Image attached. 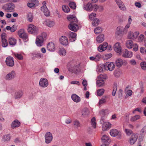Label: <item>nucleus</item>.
<instances>
[{
  "mask_svg": "<svg viewBox=\"0 0 146 146\" xmlns=\"http://www.w3.org/2000/svg\"><path fill=\"white\" fill-rule=\"evenodd\" d=\"M140 65L142 69L144 70H146V62H141L140 64Z\"/></svg>",
  "mask_w": 146,
  "mask_h": 146,
  "instance_id": "nucleus-54",
  "label": "nucleus"
},
{
  "mask_svg": "<svg viewBox=\"0 0 146 146\" xmlns=\"http://www.w3.org/2000/svg\"><path fill=\"white\" fill-rule=\"evenodd\" d=\"M110 134L113 137L117 136L118 138L119 139H121V132L116 129H113L111 130L110 131Z\"/></svg>",
  "mask_w": 146,
  "mask_h": 146,
  "instance_id": "nucleus-7",
  "label": "nucleus"
},
{
  "mask_svg": "<svg viewBox=\"0 0 146 146\" xmlns=\"http://www.w3.org/2000/svg\"><path fill=\"white\" fill-rule=\"evenodd\" d=\"M101 140L104 144H108V145L110 141L109 137L106 135H104L102 136Z\"/></svg>",
  "mask_w": 146,
  "mask_h": 146,
  "instance_id": "nucleus-26",
  "label": "nucleus"
},
{
  "mask_svg": "<svg viewBox=\"0 0 146 146\" xmlns=\"http://www.w3.org/2000/svg\"><path fill=\"white\" fill-rule=\"evenodd\" d=\"M16 75V73L14 70L9 72L5 77V79L7 80H11L14 79Z\"/></svg>",
  "mask_w": 146,
  "mask_h": 146,
  "instance_id": "nucleus-10",
  "label": "nucleus"
},
{
  "mask_svg": "<svg viewBox=\"0 0 146 146\" xmlns=\"http://www.w3.org/2000/svg\"><path fill=\"white\" fill-rule=\"evenodd\" d=\"M129 62L130 64L132 65H135L136 64V62H135V60L133 59L130 60Z\"/></svg>",
  "mask_w": 146,
  "mask_h": 146,
  "instance_id": "nucleus-64",
  "label": "nucleus"
},
{
  "mask_svg": "<svg viewBox=\"0 0 146 146\" xmlns=\"http://www.w3.org/2000/svg\"><path fill=\"white\" fill-rule=\"evenodd\" d=\"M11 28L10 31L12 33L15 31L17 29V26L15 25H13Z\"/></svg>",
  "mask_w": 146,
  "mask_h": 146,
  "instance_id": "nucleus-62",
  "label": "nucleus"
},
{
  "mask_svg": "<svg viewBox=\"0 0 146 146\" xmlns=\"http://www.w3.org/2000/svg\"><path fill=\"white\" fill-rule=\"evenodd\" d=\"M106 70L111 71L113 70L115 68V65L114 63L113 62H110V63L106 62L105 64Z\"/></svg>",
  "mask_w": 146,
  "mask_h": 146,
  "instance_id": "nucleus-16",
  "label": "nucleus"
},
{
  "mask_svg": "<svg viewBox=\"0 0 146 146\" xmlns=\"http://www.w3.org/2000/svg\"><path fill=\"white\" fill-rule=\"evenodd\" d=\"M7 65L9 67H13L14 64L13 58L11 56L7 57L5 60Z\"/></svg>",
  "mask_w": 146,
  "mask_h": 146,
  "instance_id": "nucleus-13",
  "label": "nucleus"
},
{
  "mask_svg": "<svg viewBox=\"0 0 146 146\" xmlns=\"http://www.w3.org/2000/svg\"><path fill=\"white\" fill-rule=\"evenodd\" d=\"M13 54L16 58L19 60H21L23 59V56L21 54L16 53H13Z\"/></svg>",
  "mask_w": 146,
  "mask_h": 146,
  "instance_id": "nucleus-47",
  "label": "nucleus"
},
{
  "mask_svg": "<svg viewBox=\"0 0 146 146\" xmlns=\"http://www.w3.org/2000/svg\"><path fill=\"white\" fill-rule=\"evenodd\" d=\"M100 21L98 19H94L92 22V25L94 26H96L99 24Z\"/></svg>",
  "mask_w": 146,
  "mask_h": 146,
  "instance_id": "nucleus-42",
  "label": "nucleus"
},
{
  "mask_svg": "<svg viewBox=\"0 0 146 146\" xmlns=\"http://www.w3.org/2000/svg\"><path fill=\"white\" fill-rule=\"evenodd\" d=\"M108 46L107 42L104 43L102 45H100L98 48V50L100 52H102L106 49Z\"/></svg>",
  "mask_w": 146,
  "mask_h": 146,
  "instance_id": "nucleus-25",
  "label": "nucleus"
},
{
  "mask_svg": "<svg viewBox=\"0 0 146 146\" xmlns=\"http://www.w3.org/2000/svg\"><path fill=\"white\" fill-rule=\"evenodd\" d=\"M117 89V85H115L113 88V90L112 92V95L113 96H114L115 95L116 91Z\"/></svg>",
  "mask_w": 146,
  "mask_h": 146,
  "instance_id": "nucleus-59",
  "label": "nucleus"
},
{
  "mask_svg": "<svg viewBox=\"0 0 146 146\" xmlns=\"http://www.w3.org/2000/svg\"><path fill=\"white\" fill-rule=\"evenodd\" d=\"M133 92L131 90H128L127 91V94L126 95L125 98H127L128 96H131L132 95Z\"/></svg>",
  "mask_w": 146,
  "mask_h": 146,
  "instance_id": "nucleus-56",
  "label": "nucleus"
},
{
  "mask_svg": "<svg viewBox=\"0 0 146 146\" xmlns=\"http://www.w3.org/2000/svg\"><path fill=\"white\" fill-rule=\"evenodd\" d=\"M9 44L11 45H14L16 43V39L13 38H9Z\"/></svg>",
  "mask_w": 146,
  "mask_h": 146,
  "instance_id": "nucleus-35",
  "label": "nucleus"
},
{
  "mask_svg": "<svg viewBox=\"0 0 146 146\" xmlns=\"http://www.w3.org/2000/svg\"><path fill=\"white\" fill-rule=\"evenodd\" d=\"M43 6L41 8V10L46 16H48L50 15V12L46 5V2L44 1L42 2Z\"/></svg>",
  "mask_w": 146,
  "mask_h": 146,
  "instance_id": "nucleus-8",
  "label": "nucleus"
},
{
  "mask_svg": "<svg viewBox=\"0 0 146 146\" xmlns=\"http://www.w3.org/2000/svg\"><path fill=\"white\" fill-rule=\"evenodd\" d=\"M91 123L93 127L95 128L96 127V118L93 117L91 120Z\"/></svg>",
  "mask_w": 146,
  "mask_h": 146,
  "instance_id": "nucleus-52",
  "label": "nucleus"
},
{
  "mask_svg": "<svg viewBox=\"0 0 146 146\" xmlns=\"http://www.w3.org/2000/svg\"><path fill=\"white\" fill-rule=\"evenodd\" d=\"M20 122L17 120H15L11 124V126L13 128L19 127Z\"/></svg>",
  "mask_w": 146,
  "mask_h": 146,
  "instance_id": "nucleus-32",
  "label": "nucleus"
},
{
  "mask_svg": "<svg viewBox=\"0 0 146 146\" xmlns=\"http://www.w3.org/2000/svg\"><path fill=\"white\" fill-rule=\"evenodd\" d=\"M126 45L128 48H133V50L136 51L138 50V46L137 44H134L133 41L131 40H128L126 41Z\"/></svg>",
  "mask_w": 146,
  "mask_h": 146,
  "instance_id": "nucleus-3",
  "label": "nucleus"
},
{
  "mask_svg": "<svg viewBox=\"0 0 146 146\" xmlns=\"http://www.w3.org/2000/svg\"><path fill=\"white\" fill-rule=\"evenodd\" d=\"M125 132L127 135L129 136L133 133V131L132 130L129 129H125Z\"/></svg>",
  "mask_w": 146,
  "mask_h": 146,
  "instance_id": "nucleus-51",
  "label": "nucleus"
},
{
  "mask_svg": "<svg viewBox=\"0 0 146 146\" xmlns=\"http://www.w3.org/2000/svg\"><path fill=\"white\" fill-rule=\"evenodd\" d=\"M138 137V134L137 133H133L129 139V143L132 145L136 142Z\"/></svg>",
  "mask_w": 146,
  "mask_h": 146,
  "instance_id": "nucleus-17",
  "label": "nucleus"
},
{
  "mask_svg": "<svg viewBox=\"0 0 146 146\" xmlns=\"http://www.w3.org/2000/svg\"><path fill=\"white\" fill-rule=\"evenodd\" d=\"M69 6L70 8L73 9H75L76 7V3L72 1L69 2Z\"/></svg>",
  "mask_w": 146,
  "mask_h": 146,
  "instance_id": "nucleus-50",
  "label": "nucleus"
},
{
  "mask_svg": "<svg viewBox=\"0 0 146 146\" xmlns=\"http://www.w3.org/2000/svg\"><path fill=\"white\" fill-rule=\"evenodd\" d=\"M71 98L74 102L76 103L79 102L81 101L80 98L76 94L72 95Z\"/></svg>",
  "mask_w": 146,
  "mask_h": 146,
  "instance_id": "nucleus-27",
  "label": "nucleus"
},
{
  "mask_svg": "<svg viewBox=\"0 0 146 146\" xmlns=\"http://www.w3.org/2000/svg\"><path fill=\"white\" fill-rule=\"evenodd\" d=\"M5 33L1 35V38L2 46L3 47H7L8 45V42L7 39L5 38Z\"/></svg>",
  "mask_w": 146,
  "mask_h": 146,
  "instance_id": "nucleus-21",
  "label": "nucleus"
},
{
  "mask_svg": "<svg viewBox=\"0 0 146 146\" xmlns=\"http://www.w3.org/2000/svg\"><path fill=\"white\" fill-rule=\"evenodd\" d=\"M144 37V36L143 35H141L138 38L139 40V41H141L143 40Z\"/></svg>",
  "mask_w": 146,
  "mask_h": 146,
  "instance_id": "nucleus-63",
  "label": "nucleus"
},
{
  "mask_svg": "<svg viewBox=\"0 0 146 146\" xmlns=\"http://www.w3.org/2000/svg\"><path fill=\"white\" fill-rule=\"evenodd\" d=\"M45 143L48 144L50 143L53 137L52 134L50 132L46 133L45 135Z\"/></svg>",
  "mask_w": 146,
  "mask_h": 146,
  "instance_id": "nucleus-14",
  "label": "nucleus"
},
{
  "mask_svg": "<svg viewBox=\"0 0 146 146\" xmlns=\"http://www.w3.org/2000/svg\"><path fill=\"white\" fill-rule=\"evenodd\" d=\"M89 113L88 110L87 108L84 109L82 111V115L83 117H85L88 115Z\"/></svg>",
  "mask_w": 146,
  "mask_h": 146,
  "instance_id": "nucleus-37",
  "label": "nucleus"
},
{
  "mask_svg": "<svg viewBox=\"0 0 146 146\" xmlns=\"http://www.w3.org/2000/svg\"><path fill=\"white\" fill-rule=\"evenodd\" d=\"M116 66L118 67H120L123 64V61L122 59L120 58L117 59L116 60Z\"/></svg>",
  "mask_w": 146,
  "mask_h": 146,
  "instance_id": "nucleus-34",
  "label": "nucleus"
},
{
  "mask_svg": "<svg viewBox=\"0 0 146 146\" xmlns=\"http://www.w3.org/2000/svg\"><path fill=\"white\" fill-rule=\"evenodd\" d=\"M23 95V93L21 91H19L15 93V99H20Z\"/></svg>",
  "mask_w": 146,
  "mask_h": 146,
  "instance_id": "nucleus-30",
  "label": "nucleus"
},
{
  "mask_svg": "<svg viewBox=\"0 0 146 146\" xmlns=\"http://www.w3.org/2000/svg\"><path fill=\"white\" fill-rule=\"evenodd\" d=\"M99 8V5L97 4H95L94 5H93V10L94 9V11L96 12L98 10Z\"/></svg>",
  "mask_w": 146,
  "mask_h": 146,
  "instance_id": "nucleus-61",
  "label": "nucleus"
},
{
  "mask_svg": "<svg viewBox=\"0 0 146 146\" xmlns=\"http://www.w3.org/2000/svg\"><path fill=\"white\" fill-rule=\"evenodd\" d=\"M104 70H106L104 64L99 65L96 69V71L100 72H102Z\"/></svg>",
  "mask_w": 146,
  "mask_h": 146,
  "instance_id": "nucleus-29",
  "label": "nucleus"
},
{
  "mask_svg": "<svg viewBox=\"0 0 146 146\" xmlns=\"http://www.w3.org/2000/svg\"><path fill=\"white\" fill-rule=\"evenodd\" d=\"M108 112V110L107 109H103L101 110L100 112V114L101 116H104L106 113Z\"/></svg>",
  "mask_w": 146,
  "mask_h": 146,
  "instance_id": "nucleus-46",
  "label": "nucleus"
},
{
  "mask_svg": "<svg viewBox=\"0 0 146 146\" xmlns=\"http://www.w3.org/2000/svg\"><path fill=\"white\" fill-rule=\"evenodd\" d=\"M59 53L62 55H65L66 54V52L64 48H59Z\"/></svg>",
  "mask_w": 146,
  "mask_h": 146,
  "instance_id": "nucleus-36",
  "label": "nucleus"
},
{
  "mask_svg": "<svg viewBox=\"0 0 146 146\" xmlns=\"http://www.w3.org/2000/svg\"><path fill=\"white\" fill-rule=\"evenodd\" d=\"M62 10L65 12L68 13L70 11V9L67 6L63 5L62 7Z\"/></svg>",
  "mask_w": 146,
  "mask_h": 146,
  "instance_id": "nucleus-44",
  "label": "nucleus"
},
{
  "mask_svg": "<svg viewBox=\"0 0 146 146\" xmlns=\"http://www.w3.org/2000/svg\"><path fill=\"white\" fill-rule=\"evenodd\" d=\"M69 37L72 38H76L77 35L75 33H73L72 32H69Z\"/></svg>",
  "mask_w": 146,
  "mask_h": 146,
  "instance_id": "nucleus-55",
  "label": "nucleus"
},
{
  "mask_svg": "<svg viewBox=\"0 0 146 146\" xmlns=\"http://www.w3.org/2000/svg\"><path fill=\"white\" fill-rule=\"evenodd\" d=\"M115 51L117 53H119L122 51L121 44L119 42H117L113 46Z\"/></svg>",
  "mask_w": 146,
  "mask_h": 146,
  "instance_id": "nucleus-19",
  "label": "nucleus"
},
{
  "mask_svg": "<svg viewBox=\"0 0 146 146\" xmlns=\"http://www.w3.org/2000/svg\"><path fill=\"white\" fill-rule=\"evenodd\" d=\"M39 84L42 87H46L48 84V81L46 79L42 78L40 80Z\"/></svg>",
  "mask_w": 146,
  "mask_h": 146,
  "instance_id": "nucleus-15",
  "label": "nucleus"
},
{
  "mask_svg": "<svg viewBox=\"0 0 146 146\" xmlns=\"http://www.w3.org/2000/svg\"><path fill=\"white\" fill-rule=\"evenodd\" d=\"M115 34L117 36H122L125 34L123 31V27L122 26L117 27L116 29Z\"/></svg>",
  "mask_w": 146,
  "mask_h": 146,
  "instance_id": "nucleus-9",
  "label": "nucleus"
},
{
  "mask_svg": "<svg viewBox=\"0 0 146 146\" xmlns=\"http://www.w3.org/2000/svg\"><path fill=\"white\" fill-rule=\"evenodd\" d=\"M116 3L118 6L119 9L124 11H125L126 10V8L123 4V3L121 1V0H115Z\"/></svg>",
  "mask_w": 146,
  "mask_h": 146,
  "instance_id": "nucleus-22",
  "label": "nucleus"
},
{
  "mask_svg": "<svg viewBox=\"0 0 146 146\" xmlns=\"http://www.w3.org/2000/svg\"><path fill=\"white\" fill-rule=\"evenodd\" d=\"M74 125L75 127L76 128L81 127L82 126L81 124L77 120H75L74 121Z\"/></svg>",
  "mask_w": 146,
  "mask_h": 146,
  "instance_id": "nucleus-49",
  "label": "nucleus"
},
{
  "mask_svg": "<svg viewBox=\"0 0 146 146\" xmlns=\"http://www.w3.org/2000/svg\"><path fill=\"white\" fill-rule=\"evenodd\" d=\"M67 18L70 22L68 26L69 29L73 31H76L79 29V26L76 17L74 15H70L68 16Z\"/></svg>",
  "mask_w": 146,
  "mask_h": 146,
  "instance_id": "nucleus-1",
  "label": "nucleus"
},
{
  "mask_svg": "<svg viewBox=\"0 0 146 146\" xmlns=\"http://www.w3.org/2000/svg\"><path fill=\"white\" fill-rule=\"evenodd\" d=\"M10 136L9 134L4 135L3 137L2 141L5 142L8 141L10 139Z\"/></svg>",
  "mask_w": 146,
  "mask_h": 146,
  "instance_id": "nucleus-40",
  "label": "nucleus"
},
{
  "mask_svg": "<svg viewBox=\"0 0 146 146\" xmlns=\"http://www.w3.org/2000/svg\"><path fill=\"white\" fill-rule=\"evenodd\" d=\"M47 49L49 51H53L55 50L54 44L52 42H49L47 46Z\"/></svg>",
  "mask_w": 146,
  "mask_h": 146,
  "instance_id": "nucleus-24",
  "label": "nucleus"
},
{
  "mask_svg": "<svg viewBox=\"0 0 146 146\" xmlns=\"http://www.w3.org/2000/svg\"><path fill=\"white\" fill-rule=\"evenodd\" d=\"M104 40V34H101L98 36L96 38V41L99 43L103 42Z\"/></svg>",
  "mask_w": 146,
  "mask_h": 146,
  "instance_id": "nucleus-31",
  "label": "nucleus"
},
{
  "mask_svg": "<svg viewBox=\"0 0 146 146\" xmlns=\"http://www.w3.org/2000/svg\"><path fill=\"white\" fill-rule=\"evenodd\" d=\"M96 14L94 13H91L89 16V18L91 20H93L94 17H95Z\"/></svg>",
  "mask_w": 146,
  "mask_h": 146,
  "instance_id": "nucleus-57",
  "label": "nucleus"
},
{
  "mask_svg": "<svg viewBox=\"0 0 146 146\" xmlns=\"http://www.w3.org/2000/svg\"><path fill=\"white\" fill-rule=\"evenodd\" d=\"M28 32L30 34H36L38 31V28L34 25L30 24L28 25L27 29Z\"/></svg>",
  "mask_w": 146,
  "mask_h": 146,
  "instance_id": "nucleus-5",
  "label": "nucleus"
},
{
  "mask_svg": "<svg viewBox=\"0 0 146 146\" xmlns=\"http://www.w3.org/2000/svg\"><path fill=\"white\" fill-rule=\"evenodd\" d=\"M46 22V25L49 27H53L54 24V22L52 21L47 20Z\"/></svg>",
  "mask_w": 146,
  "mask_h": 146,
  "instance_id": "nucleus-48",
  "label": "nucleus"
},
{
  "mask_svg": "<svg viewBox=\"0 0 146 146\" xmlns=\"http://www.w3.org/2000/svg\"><path fill=\"white\" fill-rule=\"evenodd\" d=\"M103 75L102 74L100 75L98 77V80L96 82V84L97 86L101 87L104 86L105 82L103 79Z\"/></svg>",
  "mask_w": 146,
  "mask_h": 146,
  "instance_id": "nucleus-11",
  "label": "nucleus"
},
{
  "mask_svg": "<svg viewBox=\"0 0 146 146\" xmlns=\"http://www.w3.org/2000/svg\"><path fill=\"white\" fill-rule=\"evenodd\" d=\"M18 35L20 38L23 39L25 42H26L28 40V35L25 33L24 29L19 30L18 31Z\"/></svg>",
  "mask_w": 146,
  "mask_h": 146,
  "instance_id": "nucleus-4",
  "label": "nucleus"
},
{
  "mask_svg": "<svg viewBox=\"0 0 146 146\" xmlns=\"http://www.w3.org/2000/svg\"><path fill=\"white\" fill-rule=\"evenodd\" d=\"M38 4V3L37 1L35 4H34L33 3L32 1L31 3H29L27 4V6L29 7L30 8H32L33 7H36L37 6V5Z\"/></svg>",
  "mask_w": 146,
  "mask_h": 146,
  "instance_id": "nucleus-43",
  "label": "nucleus"
},
{
  "mask_svg": "<svg viewBox=\"0 0 146 146\" xmlns=\"http://www.w3.org/2000/svg\"><path fill=\"white\" fill-rule=\"evenodd\" d=\"M93 5L89 2L87 4H84L83 6V9L88 12L91 11L93 10Z\"/></svg>",
  "mask_w": 146,
  "mask_h": 146,
  "instance_id": "nucleus-12",
  "label": "nucleus"
},
{
  "mask_svg": "<svg viewBox=\"0 0 146 146\" xmlns=\"http://www.w3.org/2000/svg\"><path fill=\"white\" fill-rule=\"evenodd\" d=\"M7 5V10L10 11L13 10L15 7L14 4L13 3L8 4Z\"/></svg>",
  "mask_w": 146,
  "mask_h": 146,
  "instance_id": "nucleus-33",
  "label": "nucleus"
},
{
  "mask_svg": "<svg viewBox=\"0 0 146 146\" xmlns=\"http://www.w3.org/2000/svg\"><path fill=\"white\" fill-rule=\"evenodd\" d=\"M122 55L123 57L124 58H131L133 56V53L125 49L122 52Z\"/></svg>",
  "mask_w": 146,
  "mask_h": 146,
  "instance_id": "nucleus-18",
  "label": "nucleus"
},
{
  "mask_svg": "<svg viewBox=\"0 0 146 146\" xmlns=\"http://www.w3.org/2000/svg\"><path fill=\"white\" fill-rule=\"evenodd\" d=\"M60 43L63 45L67 46L68 44L67 38L65 36H62L60 39Z\"/></svg>",
  "mask_w": 146,
  "mask_h": 146,
  "instance_id": "nucleus-20",
  "label": "nucleus"
},
{
  "mask_svg": "<svg viewBox=\"0 0 146 146\" xmlns=\"http://www.w3.org/2000/svg\"><path fill=\"white\" fill-rule=\"evenodd\" d=\"M111 127V124L109 123L105 122L102 124V130L104 131L107 130L109 129Z\"/></svg>",
  "mask_w": 146,
  "mask_h": 146,
  "instance_id": "nucleus-28",
  "label": "nucleus"
},
{
  "mask_svg": "<svg viewBox=\"0 0 146 146\" xmlns=\"http://www.w3.org/2000/svg\"><path fill=\"white\" fill-rule=\"evenodd\" d=\"M67 67L69 70L70 72H74L78 71V66L75 65L72 62H69L67 64Z\"/></svg>",
  "mask_w": 146,
  "mask_h": 146,
  "instance_id": "nucleus-6",
  "label": "nucleus"
},
{
  "mask_svg": "<svg viewBox=\"0 0 146 146\" xmlns=\"http://www.w3.org/2000/svg\"><path fill=\"white\" fill-rule=\"evenodd\" d=\"M104 92L105 90L103 88L98 90L97 92L98 96H101L103 95Z\"/></svg>",
  "mask_w": 146,
  "mask_h": 146,
  "instance_id": "nucleus-41",
  "label": "nucleus"
},
{
  "mask_svg": "<svg viewBox=\"0 0 146 146\" xmlns=\"http://www.w3.org/2000/svg\"><path fill=\"white\" fill-rule=\"evenodd\" d=\"M102 28L100 27H96L94 30L95 33L96 34L102 32Z\"/></svg>",
  "mask_w": 146,
  "mask_h": 146,
  "instance_id": "nucleus-39",
  "label": "nucleus"
},
{
  "mask_svg": "<svg viewBox=\"0 0 146 146\" xmlns=\"http://www.w3.org/2000/svg\"><path fill=\"white\" fill-rule=\"evenodd\" d=\"M33 15L32 13H29L27 14V19L30 22H31L33 20Z\"/></svg>",
  "mask_w": 146,
  "mask_h": 146,
  "instance_id": "nucleus-45",
  "label": "nucleus"
},
{
  "mask_svg": "<svg viewBox=\"0 0 146 146\" xmlns=\"http://www.w3.org/2000/svg\"><path fill=\"white\" fill-rule=\"evenodd\" d=\"M140 116L139 115H136L135 116H132L130 119V121L132 122H134L137 120L139 119Z\"/></svg>",
  "mask_w": 146,
  "mask_h": 146,
  "instance_id": "nucleus-38",
  "label": "nucleus"
},
{
  "mask_svg": "<svg viewBox=\"0 0 146 146\" xmlns=\"http://www.w3.org/2000/svg\"><path fill=\"white\" fill-rule=\"evenodd\" d=\"M46 34L45 33H42L41 35L38 36L36 41V44L38 46H42L44 41L46 39Z\"/></svg>",
  "mask_w": 146,
  "mask_h": 146,
  "instance_id": "nucleus-2",
  "label": "nucleus"
},
{
  "mask_svg": "<svg viewBox=\"0 0 146 146\" xmlns=\"http://www.w3.org/2000/svg\"><path fill=\"white\" fill-rule=\"evenodd\" d=\"M130 25L127 24L126 25L125 28H123V31L125 33V34H126L128 31V29L130 27Z\"/></svg>",
  "mask_w": 146,
  "mask_h": 146,
  "instance_id": "nucleus-58",
  "label": "nucleus"
},
{
  "mask_svg": "<svg viewBox=\"0 0 146 146\" xmlns=\"http://www.w3.org/2000/svg\"><path fill=\"white\" fill-rule=\"evenodd\" d=\"M139 35V33L137 32L134 33L130 32L128 34V37L129 39H134L137 37Z\"/></svg>",
  "mask_w": 146,
  "mask_h": 146,
  "instance_id": "nucleus-23",
  "label": "nucleus"
},
{
  "mask_svg": "<svg viewBox=\"0 0 146 146\" xmlns=\"http://www.w3.org/2000/svg\"><path fill=\"white\" fill-rule=\"evenodd\" d=\"M105 98H106V97H105V98L103 97L100 100L99 102V104L101 105L102 104H104L106 102V100Z\"/></svg>",
  "mask_w": 146,
  "mask_h": 146,
  "instance_id": "nucleus-53",
  "label": "nucleus"
},
{
  "mask_svg": "<svg viewBox=\"0 0 146 146\" xmlns=\"http://www.w3.org/2000/svg\"><path fill=\"white\" fill-rule=\"evenodd\" d=\"M94 57L95 59V61L96 62L99 60L101 58V55L100 54H98L94 56Z\"/></svg>",
  "mask_w": 146,
  "mask_h": 146,
  "instance_id": "nucleus-60",
  "label": "nucleus"
}]
</instances>
